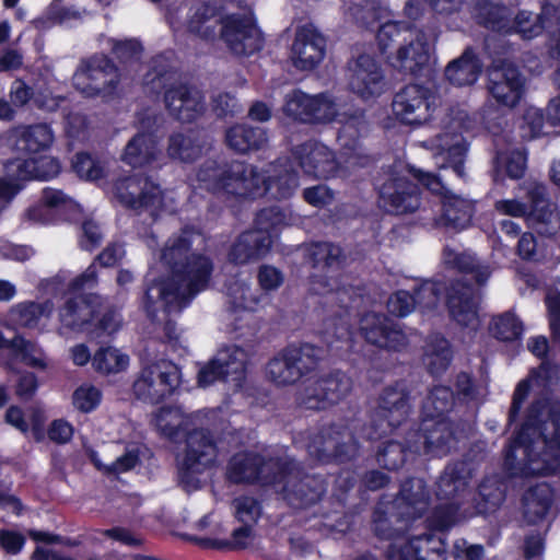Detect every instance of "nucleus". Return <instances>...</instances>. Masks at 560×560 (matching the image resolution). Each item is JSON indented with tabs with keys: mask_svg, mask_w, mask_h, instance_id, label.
Here are the masks:
<instances>
[{
	"mask_svg": "<svg viewBox=\"0 0 560 560\" xmlns=\"http://www.w3.org/2000/svg\"><path fill=\"white\" fill-rule=\"evenodd\" d=\"M559 378V366L545 361L514 390L510 422L517 418L530 390L537 398L528 407L516 438L505 450L504 466L512 476L547 475L560 466V399L549 395Z\"/></svg>",
	"mask_w": 560,
	"mask_h": 560,
	"instance_id": "1",
	"label": "nucleus"
},
{
	"mask_svg": "<svg viewBox=\"0 0 560 560\" xmlns=\"http://www.w3.org/2000/svg\"><path fill=\"white\" fill-rule=\"evenodd\" d=\"M161 259L170 268L171 276L153 280L142 298V308L151 322H162L172 313L180 312L207 287L212 271L208 257L190 252L186 232L168 241Z\"/></svg>",
	"mask_w": 560,
	"mask_h": 560,
	"instance_id": "2",
	"label": "nucleus"
},
{
	"mask_svg": "<svg viewBox=\"0 0 560 560\" xmlns=\"http://www.w3.org/2000/svg\"><path fill=\"white\" fill-rule=\"evenodd\" d=\"M143 83L150 92L163 91V102L167 113L179 122L196 121L206 112L202 93L196 86L183 82L177 73L170 69L162 56L152 59Z\"/></svg>",
	"mask_w": 560,
	"mask_h": 560,
	"instance_id": "3",
	"label": "nucleus"
},
{
	"mask_svg": "<svg viewBox=\"0 0 560 560\" xmlns=\"http://www.w3.org/2000/svg\"><path fill=\"white\" fill-rule=\"evenodd\" d=\"M200 188L222 197L248 198L261 196L264 175L243 161L219 164L206 161L197 172Z\"/></svg>",
	"mask_w": 560,
	"mask_h": 560,
	"instance_id": "4",
	"label": "nucleus"
},
{
	"mask_svg": "<svg viewBox=\"0 0 560 560\" xmlns=\"http://www.w3.org/2000/svg\"><path fill=\"white\" fill-rule=\"evenodd\" d=\"M279 478L273 483L277 493L293 509H307L318 503L326 492L322 476L311 475L290 457H283Z\"/></svg>",
	"mask_w": 560,
	"mask_h": 560,
	"instance_id": "5",
	"label": "nucleus"
},
{
	"mask_svg": "<svg viewBox=\"0 0 560 560\" xmlns=\"http://www.w3.org/2000/svg\"><path fill=\"white\" fill-rule=\"evenodd\" d=\"M410 390L406 383L396 382L385 387L371 413L370 439H380L405 422L410 413Z\"/></svg>",
	"mask_w": 560,
	"mask_h": 560,
	"instance_id": "6",
	"label": "nucleus"
},
{
	"mask_svg": "<svg viewBox=\"0 0 560 560\" xmlns=\"http://www.w3.org/2000/svg\"><path fill=\"white\" fill-rule=\"evenodd\" d=\"M471 427V418L457 425L452 418H441L436 421L424 420L419 431L410 433L408 447L412 452H420L423 448L425 453L443 455L451 450L458 436L469 432Z\"/></svg>",
	"mask_w": 560,
	"mask_h": 560,
	"instance_id": "7",
	"label": "nucleus"
},
{
	"mask_svg": "<svg viewBox=\"0 0 560 560\" xmlns=\"http://www.w3.org/2000/svg\"><path fill=\"white\" fill-rule=\"evenodd\" d=\"M217 445L210 431L195 429L186 434L183 456L178 459L180 482L188 489L198 487L196 474H200L215 459Z\"/></svg>",
	"mask_w": 560,
	"mask_h": 560,
	"instance_id": "8",
	"label": "nucleus"
},
{
	"mask_svg": "<svg viewBox=\"0 0 560 560\" xmlns=\"http://www.w3.org/2000/svg\"><path fill=\"white\" fill-rule=\"evenodd\" d=\"M469 118L466 112L451 108L445 121V130L435 136L433 147L439 154H445V163L440 168H451L458 177L464 175V159L467 151L466 142L462 135L469 127Z\"/></svg>",
	"mask_w": 560,
	"mask_h": 560,
	"instance_id": "9",
	"label": "nucleus"
},
{
	"mask_svg": "<svg viewBox=\"0 0 560 560\" xmlns=\"http://www.w3.org/2000/svg\"><path fill=\"white\" fill-rule=\"evenodd\" d=\"M359 442L345 424H330L320 429L308 445V452L323 463H346L359 455Z\"/></svg>",
	"mask_w": 560,
	"mask_h": 560,
	"instance_id": "10",
	"label": "nucleus"
},
{
	"mask_svg": "<svg viewBox=\"0 0 560 560\" xmlns=\"http://www.w3.org/2000/svg\"><path fill=\"white\" fill-rule=\"evenodd\" d=\"M411 172L428 190L443 196V213L435 221L438 226L459 231L469 225L474 212L471 201L450 194L440 176L415 168Z\"/></svg>",
	"mask_w": 560,
	"mask_h": 560,
	"instance_id": "11",
	"label": "nucleus"
},
{
	"mask_svg": "<svg viewBox=\"0 0 560 560\" xmlns=\"http://www.w3.org/2000/svg\"><path fill=\"white\" fill-rule=\"evenodd\" d=\"M73 80L77 89L89 97L109 96L117 89L120 74L107 57L94 56L81 61Z\"/></svg>",
	"mask_w": 560,
	"mask_h": 560,
	"instance_id": "12",
	"label": "nucleus"
},
{
	"mask_svg": "<svg viewBox=\"0 0 560 560\" xmlns=\"http://www.w3.org/2000/svg\"><path fill=\"white\" fill-rule=\"evenodd\" d=\"M283 457H264L256 453H237L229 462L228 479L234 483L273 486L279 478Z\"/></svg>",
	"mask_w": 560,
	"mask_h": 560,
	"instance_id": "13",
	"label": "nucleus"
},
{
	"mask_svg": "<svg viewBox=\"0 0 560 560\" xmlns=\"http://www.w3.org/2000/svg\"><path fill=\"white\" fill-rule=\"evenodd\" d=\"M351 388V378L337 371L308 381L300 393V402L311 410H325L345 399Z\"/></svg>",
	"mask_w": 560,
	"mask_h": 560,
	"instance_id": "14",
	"label": "nucleus"
},
{
	"mask_svg": "<svg viewBox=\"0 0 560 560\" xmlns=\"http://www.w3.org/2000/svg\"><path fill=\"white\" fill-rule=\"evenodd\" d=\"M179 384V371L168 361H160L142 369L133 383L135 395L156 404L168 397Z\"/></svg>",
	"mask_w": 560,
	"mask_h": 560,
	"instance_id": "15",
	"label": "nucleus"
},
{
	"mask_svg": "<svg viewBox=\"0 0 560 560\" xmlns=\"http://www.w3.org/2000/svg\"><path fill=\"white\" fill-rule=\"evenodd\" d=\"M283 112L287 116L303 124H328L338 113L332 97L326 93L316 95L295 90L287 95Z\"/></svg>",
	"mask_w": 560,
	"mask_h": 560,
	"instance_id": "16",
	"label": "nucleus"
},
{
	"mask_svg": "<svg viewBox=\"0 0 560 560\" xmlns=\"http://www.w3.org/2000/svg\"><path fill=\"white\" fill-rule=\"evenodd\" d=\"M436 96L420 84H409L394 96L392 107L397 119L406 125H421L430 120L436 108Z\"/></svg>",
	"mask_w": 560,
	"mask_h": 560,
	"instance_id": "17",
	"label": "nucleus"
},
{
	"mask_svg": "<svg viewBox=\"0 0 560 560\" xmlns=\"http://www.w3.org/2000/svg\"><path fill=\"white\" fill-rule=\"evenodd\" d=\"M378 203L394 215L412 214L420 209L421 192L409 177L393 173L378 189Z\"/></svg>",
	"mask_w": 560,
	"mask_h": 560,
	"instance_id": "18",
	"label": "nucleus"
},
{
	"mask_svg": "<svg viewBox=\"0 0 560 560\" xmlns=\"http://www.w3.org/2000/svg\"><path fill=\"white\" fill-rule=\"evenodd\" d=\"M220 38L229 51L236 57H246L259 51L262 36L252 15H226L220 28Z\"/></svg>",
	"mask_w": 560,
	"mask_h": 560,
	"instance_id": "19",
	"label": "nucleus"
},
{
	"mask_svg": "<svg viewBox=\"0 0 560 560\" xmlns=\"http://www.w3.org/2000/svg\"><path fill=\"white\" fill-rule=\"evenodd\" d=\"M112 194L121 206L133 210L154 208L162 202L160 186L141 175L118 178L113 184Z\"/></svg>",
	"mask_w": 560,
	"mask_h": 560,
	"instance_id": "20",
	"label": "nucleus"
},
{
	"mask_svg": "<svg viewBox=\"0 0 560 560\" xmlns=\"http://www.w3.org/2000/svg\"><path fill=\"white\" fill-rule=\"evenodd\" d=\"M360 334L368 343L386 351H401L408 346L406 334L385 314H364L360 320Z\"/></svg>",
	"mask_w": 560,
	"mask_h": 560,
	"instance_id": "21",
	"label": "nucleus"
},
{
	"mask_svg": "<svg viewBox=\"0 0 560 560\" xmlns=\"http://www.w3.org/2000/svg\"><path fill=\"white\" fill-rule=\"evenodd\" d=\"M528 199L526 222L539 234L550 236L560 229V217L557 208L547 197V188L539 183H532L526 188Z\"/></svg>",
	"mask_w": 560,
	"mask_h": 560,
	"instance_id": "22",
	"label": "nucleus"
},
{
	"mask_svg": "<svg viewBox=\"0 0 560 560\" xmlns=\"http://www.w3.org/2000/svg\"><path fill=\"white\" fill-rule=\"evenodd\" d=\"M383 79L380 63L369 54H361L348 62L349 88L363 100L381 94Z\"/></svg>",
	"mask_w": 560,
	"mask_h": 560,
	"instance_id": "23",
	"label": "nucleus"
},
{
	"mask_svg": "<svg viewBox=\"0 0 560 560\" xmlns=\"http://www.w3.org/2000/svg\"><path fill=\"white\" fill-rule=\"evenodd\" d=\"M439 35L435 24L418 30L415 39L397 50L396 67L408 74H418L430 59L431 48Z\"/></svg>",
	"mask_w": 560,
	"mask_h": 560,
	"instance_id": "24",
	"label": "nucleus"
},
{
	"mask_svg": "<svg viewBox=\"0 0 560 560\" xmlns=\"http://www.w3.org/2000/svg\"><path fill=\"white\" fill-rule=\"evenodd\" d=\"M523 79L513 63L502 61L488 70V90L498 103L514 107L522 94Z\"/></svg>",
	"mask_w": 560,
	"mask_h": 560,
	"instance_id": "25",
	"label": "nucleus"
},
{
	"mask_svg": "<svg viewBox=\"0 0 560 560\" xmlns=\"http://www.w3.org/2000/svg\"><path fill=\"white\" fill-rule=\"evenodd\" d=\"M326 39L312 24L296 30L292 44L293 65L301 70L314 69L324 58Z\"/></svg>",
	"mask_w": 560,
	"mask_h": 560,
	"instance_id": "26",
	"label": "nucleus"
},
{
	"mask_svg": "<svg viewBox=\"0 0 560 560\" xmlns=\"http://www.w3.org/2000/svg\"><path fill=\"white\" fill-rule=\"evenodd\" d=\"M479 293L468 283L456 280L447 292L450 314L459 325L475 328L478 325Z\"/></svg>",
	"mask_w": 560,
	"mask_h": 560,
	"instance_id": "27",
	"label": "nucleus"
},
{
	"mask_svg": "<svg viewBox=\"0 0 560 560\" xmlns=\"http://www.w3.org/2000/svg\"><path fill=\"white\" fill-rule=\"evenodd\" d=\"M294 154L303 171L316 178H329L338 170L334 152L317 141H307L300 144L296 147Z\"/></svg>",
	"mask_w": 560,
	"mask_h": 560,
	"instance_id": "28",
	"label": "nucleus"
},
{
	"mask_svg": "<svg viewBox=\"0 0 560 560\" xmlns=\"http://www.w3.org/2000/svg\"><path fill=\"white\" fill-rule=\"evenodd\" d=\"M472 478L470 466L462 460L446 465L435 481V495L439 500L459 502L469 492Z\"/></svg>",
	"mask_w": 560,
	"mask_h": 560,
	"instance_id": "29",
	"label": "nucleus"
},
{
	"mask_svg": "<svg viewBox=\"0 0 560 560\" xmlns=\"http://www.w3.org/2000/svg\"><path fill=\"white\" fill-rule=\"evenodd\" d=\"M244 351L237 347L220 350L215 357L205 364L198 373V384L209 386L229 375L241 374L244 369Z\"/></svg>",
	"mask_w": 560,
	"mask_h": 560,
	"instance_id": "30",
	"label": "nucleus"
},
{
	"mask_svg": "<svg viewBox=\"0 0 560 560\" xmlns=\"http://www.w3.org/2000/svg\"><path fill=\"white\" fill-rule=\"evenodd\" d=\"M471 18L486 30L500 34H511L512 8L499 0H474Z\"/></svg>",
	"mask_w": 560,
	"mask_h": 560,
	"instance_id": "31",
	"label": "nucleus"
},
{
	"mask_svg": "<svg viewBox=\"0 0 560 560\" xmlns=\"http://www.w3.org/2000/svg\"><path fill=\"white\" fill-rule=\"evenodd\" d=\"M366 131V119L363 110H357L347 115L342 127L338 133V141L343 147L347 155L346 163L351 166H366L371 163V158L360 151L359 137Z\"/></svg>",
	"mask_w": 560,
	"mask_h": 560,
	"instance_id": "32",
	"label": "nucleus"
},
{
	"mask_svg": "<svg viewBox=\"0 0 560 560\" xmlns=\"http://www.w3.org/2000/svg\"><path fill=\"white\" fill-rule=\"evenodd\" d=\"M392 502L412 521L422 517L429 510L431 495L423 479L410 478L401 485L399 493Z\"/></svg>",
	"mask_w": 560,
	"mask_h": 560,
	"instance_id": "33",
	"label": "nucleus"
},
{
	"mask_svg": "<svg viewBox=\"0 0 560 560\" xmlns=\"http://www.w3.org/2000/svg\"><path fill=\"white\" fill-rule=\"evenodd\" d=\"M272 235L261 231L249 230L242 233L232 245L230 260L243 265L265 257L271 249Z\"/></svg>",
	"mask_w": 560,
	"mask_h": 560,
	"instance_id": "34",
	"label": "nucleus"
},
{
	"mask_svg": "<svg viewBox=\"0 0 560 560\" xmlns=\"http://www.w3.org/2000/svg\"><path fill=\"white\" fill-rule=\"evenodd\" d=\"M411 520L392 501L381 502L374 510V533L382 539H392L402 535Z\"/></svg>",
	"mask_w": 560,
	"mask_h": 560,
	"instance_id": "35",
	"label": "nucleus"
},
{
	"mask_svg": "<svg viewBox=\"0 0 560 560\" xmlns=\"http://www.w3.org/2000/svg\"><path fill=\"white\" fill-rule=\"evenodd\" d=\"M13 148L21 153H37L48 149L54 141V133L47 124L19 126L11 132Z\"/></svg>",
	"mask_w": 560,
	"mask_h": 560,
	"instance_id": "36",
	"label": "nucleus"
},
{
	"mask_svg": "<svg viewBox=\"0 0 560 560\" xmlns=\"http://www.w3.org/2000/svg\"><path fill=\"white\" fill-rule=\"evenodd\" d=\"M505 495L506 485L500 475L485 477L472 500L475 513L480 515L494 513L504 502Z\"/></svg>",
	"mask_w": 560,
	"mask_h": 560,
	"instance_id": "37",
	"label": "nucleus"
},
{
	"mask_svg": "<svg viewBox=\"0 0 560 560\" xmlns=\"http://www.w3.org/2000/svg\"><path fill=\"white\" fill-rule=\"evenodd\" d=\"M217 7L201 4L189 19L187 30L190 34L205 42H214L220 37V28L224 22Z\"/></svg>",
	"mask_w": 560,
	"mask_h": 560,
	"instance_id": "38",
	"label": "nucleus"
},
{
	"mask_svg": "<svg viewBox=\"0 0 560 560\" xmlns=\"http://www.w3.org/2000/svg\"><path fill=\"white\" fill-rule=\"evenodd\" d=\"M453 359V351L446 338L441 334L428 337L423 347L422 362L432 375L444 373Z\"/></svg>",
	"mask_w": 560,
	"mask_h": 560,
	"instance_id": "39",
	"label": "nucleus"
},
{
	"mask_svg": "<svg viewBox=\"0 0 560 560\" xmlns=\"http://www.w3.org/2000/svg\"><path fill=\"white\" fill-rule=\"evenodd\" d=\"M226 144L234 151L246 153L260 150L268 143L267 131L261 127L235 125L225 133Z\"/></svg>",
	"mask_w": 560,
	"mask_h": 560,
	"instance_id": "40",
	"label": "nucleus"
},
{
	"mask_svg": "<svg viewBox=\"0 0 560 560\" xmlns=\"http://www.w3.org/2000/svg\"><path fill=\"white\" fill-rule=\"evenodd\" d=\"M551 505V489L546 483L529 488L523 495V516L525 521L535 525L541 522Z\"/></svg>",
	"mask_w": 560,
	"mask_h": 560,
	"instance_id": "41",
	"label": "nucleus"
},
{
	"mask_svg": "<svg viewBox=\"0 0 560 560\" xmlns=\"http://www.w3.org/2000/svg\"><path fill=\"white\" fill-rule=\"evenodd\" d=\"M158 153L156 141L153 136L139 132L127 143L122 161L132 167H141L153 162Z\"/></svg>",
	"mask_w": 560,
	"mask_h": 560,
	"instance_id": "42",
	"label": "nucleus"
},
{
	"mask_svg": "<svg viewBox=\"0 0 560 560\" xmlns=\"http://www.w3.org/2000/svg\"><path fill=\"white\" fill-rule=\"evenodd\" d=\"M285 350L299 374V380L315 371L325 354L323 348L310 342L289 345Z\"/></svg>",
	"mask_w": 560,
	"mask_h": 560,
	"instance_id": "43",
	"label": "nucleus"
},
{
	"mask_svg": "<svg viewBox=\"0 0 560 560\" xmlns=\"http://www.w3.org/2000/svg\"><path fill=\"white\" fill-rule=\"evenodd\" d=\"M481 72L478 59L470 50H466L460 58L452 61L445 68L446 79L454 85L464 86L476 82Z\"/></svg>",
	"mask_w": 560,
	"mask_h": 560,
	"instance_id": "44",
	"label": "nucleus"
},
{
	"mask_svg": "<svg viewBox=\"0 0 560 560\" xmlns=\"http://www.w3.org/2000/svg\"><path fill=\"white\" fill-rule=\"evenodd\" d=\"M299 186L298 175L290 168H281L268 177L264 176L261 183L262 195H269L275 199L290 198Z\"/></svg>",
	"mask_w": 560,
	"mask_h": 560,
	"instance_id": "45",
	"label": "nucleus"
},
{
	"mask_svg": "<svg viewBox=\"0 0 560 560\" xmlns=\"http://www.w3.org/2000/svg\"><path fill=\"white\" fill-rule=\"evenodd\" d=\"M310 258L313 267L323 271L339 270L347 260L342 248L328 242L313 244L310 248Z\"/></svg>",
	"mask_w": 560,
	"mask_h": 560,
	"instance_id": "46",
	"label": "nucleus"
},
{
	"mask_svg": "<svg viewBox=\"0 0 560 560\" xmlns=\"http://www.w3.org/2000/svg\"><path fill=\"white\" fill-rule=\"evenodd\" d=\"M166 153L174 161L190 163L201 155L202 147L191 133L174 132L168 137Z\"/></svg>",
	"mask_w": 560,
	"mask_h": 560,
	"instance_id": "47",
	"label": "nucleus"
},
{
	"mask_svg": "<svg viewBox=\"0 0 560 560\" xmlns=\"http://www.w3.org/2000/svg\"><path fill=\"white\" fill-rule=\"evenodd\" d=\"M60 172L58 160L51 156H40L23 161L18 168V176L21 179L46 180L57 176Z\"/></svg>",
	"mask_w": 560,
	"mask_h": 560,
	"instance_id": "48",
	"label": "nucleus"
},
{
	"mask_svg": "<svg viewBox=\"0 0 560 560\" xmlns=\"http://www.w3.org/2000/svg\"><path fill=\"white\" fill-rule=\"evenodd\" d=\"M267 375L278 386H290L300 381L285 348L268 362Z\"/></svg>",
	"mask_w": 560,
	"mask_h": 560,
	"instance_id": "49",
	"label": "nucleus"
},
{
	"mask_svg": "<svg viewBox=\"0 0 560 560\" xmlns=\"http://www.w3.org/2000/svg\"><path fill=\"white\" fill-rule=\"evenodd\" d=\"M444 257L447 264H452L460 272L474 275V279L479 285L485 284L490 277L491 271L489 267L480 265L479 261L470 254H458L451 248H445Z\"/></svg>",
	"mask_w": 560,
	"mask_h": 560,
	"instance_id": "50",
	"label": "nucleus"
},
{
	"mask_svg": "<svg viewBox=\"0 0 560 560\" xmlns=\"http://www.w3.org/2000/svg\"><path fill=\"white\" fill-rule=\"evenodd\" d=\"M154 425L163 436L176 442L186 425V417L178 408H162L154 417Z\"/></svg>",
	"mask_w": 560,
	"mask_h": 560,
	"instance_id": "51",
	"label": "nucleus"
},
{
	"mask_svg": "<svg viewBox=\"0 0 560 560\" xmlns=\"http://www.w3.org/2000/svg\"><path fill=\"white\" fill-rule=\"evenodd\" d=\"M52 310L54 304L48 300L43 303L23 302L12 308L11 315L20 326L32 328L42 316L48 317Z\"/></svg>",
	"mask_w": 560,
	"mask_h": 560,
	"instance_id": "52",
	"label": "nucleus"
},
{
	"mask_svg": "<svg viewBox=\"0 0 560 560\" xmlns=\"http://www.w3.org/2000/svg\"><path fill=\"white\" fill-rule=\"evenodd\" d=\"M489 330L499 340L513 341L521 337L523 323L513 312H505L492 317Z\"/></svg>",
	"mask_w": 560,
	"mask_h": 560,
	"instance_id": "53",
	"label": "nucleus"
},
{
	"mask_svg": "<svg viewBox=\"0 0 560 560\" xmlns=\"http://www.w3.org/2000/svg\"><path fill=\"white\" fill-rule=\"evenodd\" d=\"M253 539V526L243 524L232 532L231 539L200 538L198 544L205 548L217 550H242L247 548Z\"/></svg>",
	"mask_w": 560,
	"mask_h": 560,
	"instance_id": "54",
	"label": "nucleus"
},
{
	"mask_svg": "<svg viewBox=\"0 0 560 560\" xmlns=\"http://www.w3.org/2000/svg\"><path fill=\"white\" fill-rule=\"evenodd\" d=\"M62 325L70 329H78L88 323L92 316L91 307L83 298L68 300L60 310Z\"/></svg>",
	"mask_w": 560,
	"mask_h": 560,
	"instance_id": "55",
	"label": "nucleus"
},
{
	"mask_svg": "<svg viewBox=\"0 0 560 560\" xmlns=\"http://www.w3.org/2000/svg\"><path fill=\"white\" fill-rule=\"evenodd\" d=\"M471 516V513L460 511V503L446 501V503L438 505L431 515V524L440 530L448 529L457 523Z\"/></svg>",
	"mask_w": 560,
	"mask_h": 560,
	"instance_id": "56",
	"label": "nucleus"
},
{
	"mask_svg": "<svg viewBox=\"0 0 560 560\" xmlns=\"http://www.w3.org/2000/svg\"><path fill=\"white\" fill-rule=\"evenodd\" d=\"M128 365V357L121 354L117 349L108 347L95 352L93 366L103 374L119 373Z\"/></svg>",
	"mask_w": 560,
	"mask_h": 560,
	"instance_id": "57",
	"label": "nucleus"
},
{
	"mask_svg": "<svg viewBox=\"0 0 560 560\" xmlns=\"http://www.w3.org/2000/svg\"><path fill=\"white\" fill-rule=\"evenodd\" d=\"M454 404V392L447 386H434L423 401L424 411L431 417H439L451 410Z\"/></svg>",
	"mask_w": 560,
	"mask_h": 560,
	"instance_id": "58",
	"label": "nucleus"
},
{
	"mask_svg": "<svg viewBox=\"0 0 560 560\" xmlns=\"http://www.w3.org/2000/svg\"><path fill=\"white\" fill-rule=\"evenodd\" d=\"M512 20L511 34L517 33L525 39L541 34V23H539L537 14L532 11L521 10L515 14L512 10Z\"/></svg>",
	"mask_w": 560,
	"mask_h": 560,
	"instance_id": "59",
	"label": "nucleus"
},
{
	"mask_svg": "<svg viewBox=\"0 0 560 560\" xmlns=\"http://www.w3.org/2000/svg\"><path fill=\"white\" fill-rule=\"evenodd\" d=\"M443 291L441 283L424 281L413 290L415 303L422 311H432L439 305Z\"/></svg>",
	"mask_w": 560,
	"mask_h": 560,
	"instance_id": "60",
	"label": "nucleus"
},
{
	"mask_svg": "<svg viewBox=\"0 0 560 560\" xmlns=\"http://www.w3.org/2000/svg\"><path fill=\"white\" fill-rule=\"evenodd\" d=\"M407 450H410L408 444L404 445L397 441L385 442L377 452V462L386 469H398L406 460Z\"/></svg>",
	"mask_w": 560,
	"mask_h": 560,
	"instance_id": "61",
	"label": "nucleus"
},
{
	"mask_svg": "<svg viewBox=\"0 0 560 560\" xmlns=\"http://www.w3.org/2000/svg\"><path fill=\"white\" fill-rule=\"evenodd\" d=\"M455 390L458 399L465 402L480 404L485 397V390L469 374L462 372L456 376Z\"/></svg>",
	"mask_w": 560,
	"mask_h": 560,
	"instance_id": "62",
	"label": "nucleus"
},
{
	"mask_svg": "<svg viewBox=\"0 0 560 560\" xmlns=\"http://www.w3.org/2000/svg\"><path fill=\"white\" fill-rule=\"evenodd\" d=\"M4 369L10 373H18L19 377L15 384V395L24 401L31 400L38 387V381L34 373L32 372H18L13 362L11 360L7 361L3 364Z\"/></svg>",
	"mask_w": 560,
	"mask_h": 560,
	"instance_id": "63",
	"label": "nucleus"
},
{
	"mask_svg": "<svg viewBox=\"0 0 560 560\" xmlns=\"http://www.w3.org/2000/svg\"><path fill=\"white\" fill-rule=\"evenodd\" d=\"M72 166L81 178L88 180H97L105 176L104 165L88 153H77Z\"/></svg>",
	"mask_w": 560,
	"mask_h": 560,
	"instance_id": "64",
	"label": "nucleus"
}]
</instances>
